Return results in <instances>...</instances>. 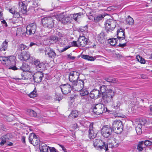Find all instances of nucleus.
<instances>
[{"label": "nucleus", "mask_w": 152, "mask_h": 152, "mask_svg": "<svg viewBox=\"0 0 152 152\" xmlns=\"http://www.w3.org/2000/svg\"><path fill=\"white\" fill-rule=\"evenodd\" d=\"M45 55L48 57L54 58L57 56L54 50L49 47H47L45 50Z\"/></svg>", "instance_id": "17"}, {"label": "nucleus", "mask_w": 152, "mask_h": 152, "mask_svg": "<svg viewBox=\"0 0 152 152\" xmlns=\"http://www.w3.org/2000/svg\"><path fill=\"white\" fill-rule=\"evenodd\" d=\"M144 144L146 146H150L152 144V139H149V140H146L144 142Z\"/></svg>", "instance_id": "45"}, {"label": "nucleus", "mask_w": 152, "mask_h": 152, "mask_svg": "<svg viewBox=\"0 0 152 152\" xmlns=\"http://www.w3.org/2000/svg\"><path fill=\"white\" fill-rule=\"evenodd\" d=\"M19 8L20 9L21 12L23 14H25L27 12V7L25 4L22 2L19 3Z\"/></svg>", "instance_id": "24"}, {"label": "nucleus", "mask_w": 152, "mask_h": 152, "mask_svg": "<svg viewBox=\"0 0 152 152\" xmlns=\"http://www.w3.org/2000/svg\"><path fill=\"white\" fill-rule=\"evenodd\" d=\"M117 39L113 38L109 40H108V42L111 45L114 46L117 43Z\"/></svg>", "instance_id": "42"}, {"label": "nucleus", "mask_w": 152, "mask_h": 152, "mask_svg": "<svg viewBox=\"0 0 152 152\" xmlns=\"http://www.w3.org/2000/svg\"><path fill=\"white\" fill-rule=\"evenodd\" d=\"M71 47H76L77 46V42L76 41H73L71 42V45H70Z\"/></svg>", "instance_id": "52"}, {"label": "nucleus", "mask_w": 152, "mask_h": 152, "mask_svg": "<svg viewBox=\"0 0 152 152\" xmlns=\"http://www.w3.org/2000/svg\"><path fill=\"white\" fill-rule=\"evenodd\" d=\"M112 128L108 125L104 126L102 129L101 134L102 136L107 137L111 134L112 132Z\"/></svg>", "instance_id": "11"}, {"label": "nucleus", "mask_w": 152, "mask_h": 152, "mask_svg": "<svg viewBox=\"0 0 152 152\" xmlns=\"http://www.w3.org/2000/svg\"><path fill=\"white\" fill-rule=\"evenodd\" d=\"M33 63L35 66L36 69L39 71H42L45 68V64L43 62H40L38 59H34Z\"/></svg>", "instance_id": "13"}, {"label": "nucleus", "mask_w": 152, "mask_h": 152, "mask_svg": "<svg viewBox=\"0 0 152 152\" xmlns=\"http://www.w3.org/2000/svg\"><path fill=\"white\" fill-rule=\"evenodd\" d=\"M71 18L70 16H67L63 18L61 20L62 22L64 24H66L70 22Z\"/></svg>", "instance_id": "32"}, {"label": "nucleus", "mask_w": 152, "mask_h": 152, "mask_svg": "<svg viewBox=\"0 0 152 152\" xmlns=\"http://www.w3.org/2000/svg\"><path fill=\"white\" fill-rule=\"evenodd\" d=\"M84 86V81L81 80H80L72 83V87L75 91H80L83 89Z\"/></svg>", "instance_id": "8"}, {"label": "nucleus", "mask_w": 152, "mask_h": 152, "mask_svg": "<svg viewBox=\"0 0 152 152\" xmlns=\"http://www.w3.org/2000/svg\"><path fill=\"white\" fill-rule=\"evenodd\" d=\"M79 115L78 112L77 110H73L69 115V116L71 118H73L77 117Z\"/></svg>", "instance_id": "27"}, {"label": "nucleus", "mask_w": 152, "mask_h": 152, "mask_svg": "<svg viewBox=\"0 0 152 152\" xmlns=\"http://www.w3.org/2000/svg\"><path fill=\"white\" fill-rule=\"evenodd\" d=\"M78 31L80 32H84L83 34L86 33L87 31V27L86 26L81 27L79 28Z\"/></svg>", "instance_id": "41"}, {"label": "nucleus", "mask_w": 152, "mask_h": 152, "mask_svg": "<svg viewBox=\"0 0 152 152\" xmlns=\"http://www.w3.org/2000/svg\"><path fill=\"white\" fill-rule=\"evenodd\" d=\"M71 47V46H66L65 48H64L61 50V51L62 52H63V51H65V50H67V49H68V48H70Z\"/></svg>", "instance_id": "57"}, {"label": "nucleus", "mask_w": 152, "mask_h": 152, "mask_svg": "<svg viewBox=\"0 0 152 152\" xmlns=\"http://www.w3.org/2000/svg\"><path fill=\"white\" fill-rule=\"evenodd\" d=\"M93 111L95 114L99 115L107 111V109L104 105L99 104H97L92 107Z\"/></svg>", "instance_id": "5"}, {"label": "nucleus", "mask_w": 152, "mask_h": 152, "mask_svg": "<svg viewBox=\"0 0 152 152\" xmlns=\"http://www.w3.org/2000/svg\"><path fill=\"white\" fill-rule=\"evenodd\" d=\"M48 147L46 145L40 146L39 149L41 152H48Z\"/></svg>", "instance_id": "30"}, {"label": "nucleus", "mask_w": 152, "mask_h": 152, "mask_svg": "<svg viewBox=\"0 0 152 152\" xmlns=\"http://www.w3.org/2000/svg\"><path fill=\"white\" fill-rule=\"evenodd\" d=\"M54 20L51 17H45L41 19L42 25L45 27L52 28L54 26Z\"/></svg>", "instance_id": "4"}, {"label": "nucleus", "mask_w": 152, "mask_h": 152, "mask_svg": "<svg viewBox=\"0 0 152 152\" xmlns=\"http://www.w3.org/2000/svg\"><path fill=\"white\" fill-rule=\"evenodd\" d=\"M73 129H77L78 127L77 124L76 123L74 124H73Z\"/></svg>", "instance_id": "62"}, {"label": "nucleus", "mask_w": 152, "mask_h": 152, "mask_svg": "<svg viewBox=\"0 0 152 152\" xmlns=\"http://www.w3.org/2000/svg\"><path fill=\"white\" fill-rule=\"evenodd\" d=\"M85 35L84 34H83L81 35L80 34L78 40V44L83 47L87 45L88 42V39L85 38Z\"/></svg>", "instance_id": "16"}, {"label": "nucleus", "mask_w": 152, "mask_h": 152, "mask_svg": "<svg viewBox=\"0 0 152 152\" xmlns=\"http://www.w3.org/2000/svg\"><path fill=\"white\" fill-rule=\"evenodd\" d=\"M80 94L83 96H87V95L88 94V92L86 90L83 89L80 91Z\"/></svg>", "instance_id": "43"}, {"label": "nucleus", "mask_w": 152, "mask_h": 152, "mask_svg": "<svg viewBox=\"0 0 152 152\" xmlns=\"http://www.w3.org/2000/svg\"><path fill=\"white\" fill-rule=\"evenodd\" d=\"M26 29V33L27 34H34L36 31L37 25L34 23H30L27 26Z\"/></svg>", "instance_id": "9"}, {"label": "nucleus", "mask_w": 152, "mask_h": 152, "mask_svg": "<svg viewBox=\"0 0 152 152\" xmlns=\"http://www.w3.org/2000/svg\"><path fill=\"white\" fill-rule=\"evenodd\" d=\"M116 22L114 20L110 19L107 20L105 24L106 29L107 31L113 30L116 26Z\"/></svg>", "instance_id": "10"}, {"label": "nucleus", "mask_w": 152, "mask_h": 152, "mask_svg": "<svg viewBox=\"0 0 152 152\" xmlns=\"http://www.w3.org/2000/svg\"><path fill=\"white\" fill-rule=\"evenodd\" d=\"M25 34V31L22 28H18L17 29L16 35L19 36H22Z\"/></svg>", "instance_id": "26"}, {"label": "nucleus", "mask_w": 152, "mask_h": 152, "mask_svg": "<svg viewBox=\"0 0 152 152\" xmlns=\"http://www.w3.org/2000/svg\"><path fill=\"white\" fill-rule=\"evenodd\" d=\"M137 121L136 124L137 125L136 128V131L137 133L138 134H140L141 133V129L142 126H144L145 124V121L142 119H139Z\"/></svg>", "instance_id": "18"}, {"label": "nucleus", "mask_w": 152, "mask_h": 152, "mask_svg": "<svg viewBox=\"0 0 152 152\" xmlns=\"http://www.w3.org/2000/svg\"><path fill=\"white\" fill-rule=\"evenodd\" d=\"M27 48V47L25 45H24L23 44H20L19 46L18 49H19L17 50V53H18V52H20V50L21 51L22 50H25Z\"/></svg>", "instance_id": "40"}, {"label": "nucleus", "mask_w": 152, "mask_h": 152, "mask_svg": "<svg viewBox=\"0 0 152 152\" xmlns=\"http://www.w3.org/2000/svg\"><path fill=\"white\" fill-rule=\"evenodd\" d=\"M72 88V86L70 84L67 83L61 85L58 89H61L63 94H66L70 92Z\"/></svg>", "instance_id": "12"}, {"label": "nucleus", "mask_w": 152, "mask_h": 152, "mask_svg": "<svg viewBox=\"0 0 152 152\" xmlns=\"http://www.w3.org/2000/svg\"><path fill=\"white\" fill-rule=\"evenodd\" d=\"M29 97L31 98L35 97L37 96L36 90L35 88L34 91L31 92L29 95Z\"/></svg>", "instance_id": "46"}, {"label": "nucleus", "mask_w": 152, "mask_h": 152, "mask_svg": "<svg viewBox=\"0 0 152 152\" xmlns=\"http://www.w3.org/2000/svg\"><path fill=\"white\" fill-rule=\"evenodd\" d=\"M80 74L76 71L71 72L69 75V80L73 83L77 81L79 78Z\"/></svg>", "instance_id": "14"}, {"label": "nucleus", "mask_w": 152, "mask_h": 152, "mask_svg": "<svg viewBox=\"0 0 152 152\" xmlns=\"http://www.w3.org/2000/svg\"><path fill=\"white\" fill-rule=\"evenodd\" d=\"M122 122L120 121H115L112 124V129L117 134H120L123 130Z\"/></svg>", "instance_id": "6"}, {"label": "nucleus", "mask_w": 152, "mask_h": 152, "mask_svg": "<svg viewBox=\"0 0 152 152\" xmlns=\"http://www.w3.org/2000/svg\"><path fill=\"white\" fill-rule=\"evenodd\" d=\"M106 15L105 14H100L98 15L96 18H94V20L96 21H98L103 19Z\"/></svg>", "instance_id": "37"}, {"label": "nucleus", "mask_w": 152, "mask_h": 152, "mask_svg": "<svg viewBox=\"0 0 152 152\" xmlns=\"http://www.w3.org/2000/svg\"><path fill=\"white\" fill-rule=\"evenodd\" d=\"M43 74L41 71H39L35 73L33 75V79L35 82L39 83L41 81Z\"/></svg>", "instance_id": "19"}, {"label": "nucleus", "mask_w": 152, "mask_h": 152, "mask_svg": "<svg viewBox=\"0 0 152 152\" xmlns=\"http://www.w3.org/2000/svg\"><path fill=\"white\" fill-rule=\"evenodd\" d=\"M1 22L5 24L6 26H7V24L5 20H4L2 21Z\"/></svg>", "instance_id": "63"}, {"label": "nucleus", "mask_w": 152, "mask_h": 152, "mask_svg": "<svg viewBox=\"0 0 152 152\" xmlns=\"http://www.w3.org/2000/svg\"><path fill=\"white\" fill-rule=\"evenodd\" d=\"M48 40H50L55 43H63L64 45H66V43L65 42H62L61 38H58V37L54 36H51L50 37Z\"/></svg>", "instance_id": "22"}, {"label": "nucleus", "mask_w": 152, "mask_h": 152, "mask_svg": "<svg viewBox=\"0 0 152 152\" xmlns=\"http://www.w3.org/2000/svg\"><path fill=\"white\" fill-rule=\"evenodd\" d=\"M57 35L59 37V38H61V40L62 41V39H63L64 34L60 32H58Z\"/></svg>", "instance_id": "54"}, {"label": "nucleus", "mask_w": 152, "mask_h": 152, "mask_svg": "<svg viewBox=\"0 0 152 152\" xmlns=\"http://www.w3.org/2000/svg\"><path fill=\"white\" fill-rule=\"evenodd\" d=\"M118 46L119 47L124 48L126 46V43L119 44Z\"/></svg>", "instance_id": "56"}, {"label": "nucleus", "mask_w": 152, "mask_h": 152, "mask_svg": "<svg viewBox=\"0 0 152 152\" xmlns=\"http://www.w3.org/2000/svg\"><path fill=\"white\" fill-rule=\"evenodd\" d=\"M88 136L90 139H93L95 138L97 135V132L95 131L93 126L90 124L89 127Z\"/></svg>", "instance_id": "20"}, {"label": "nucleus", "mask_w": 152, "mask_h": 152, "mask_svg": "<svg viewBox=\"0 0 152 152\" xmlns=\"http://www.w3.org/2000/svg\"><path fill=\"white\" fill-rule=\"evenodd\" d=\"M37 45V44L34 42H31L30 43L29 46L30 47H31L33 46H36Z\"/></svg>", "instance_id": "59"}, {"label": "nucleus", "mask_w": 152, "mask_h": 152, "mask_svg": "<svg viewBox=\"0 0 152 152\" xmlns=\"http://www.w3.org/2000/svg\"><path fill=\"white\" fill-rule=\"evenodd\" d=\"M62 98V96L59 93H58L57 92H56L55 95V99L56 100H60Z\"/></svg>", "instance_id": "47"}, {"label": "nucleus", "mask_w": 152, "mask_h": 152, "mask_svg": "<svg viewBox=\"0 0 152 152\" xmlns=\"http://www.w3.org/2000/svg\"><path fill=\"white\" fill-rule=\"evenodd\" d=\"M115 142L114 141H111L110 142V141H108V142L107 143L108 145V148H112L114 146L113 143Z\"/></svg>", "instance_id": "48"}, {"label": "nucleus", "mask_w": 152, "mask_h": 152, "mask_svg": "<svg viewBox=\"0 0 152 152\" xmlns=\"http://www.w3.org/2000/svg\"><path fill=\"white\" fill-rule=\"evenodd\" d=\"M50 152H57V150L54 147H48Z\"/></svg>", "instance_id": "51"}, {"label": "nucleus", "mask_w": 152, "mask_h": 152, "mask_svg": "<svg viewBox=\"0 0 152 152\" xmlns=\"http://www.w3.org/2000/svg\"><path fill=\"white\" fill-rule=\"evenodd\" d=\"M10 138V135L9 134L3 136L1 137V140L0 142V145H4Z\"/></svg>", "instance_id": "25"}, {"label": "nucleus", "mask_w": 152, "mask_h": 152, "mask_svg": "<svg viewBox=\"0 0 152 152\" xmlns=\"http://www.w3.org/2000/svg\"><path fill=\"white\" fill-rule=\"evenodd\" d=\"M117 35L118 38L120 40L125 39V33L124 30L121 28L118 29Z\"/></svg>", "instance_id": "23"}, {"label": "nucleus", "mask_w": 152, "mask_h": 152, "mask_svg": "<svg viewBox=\"0 0 152 152\" xmlns=\"http://www.w3.org/2000/svg\"><path fill=\"white\" fill-rule=\"evenodd\" d=\"M25 139H26V137L24 136H23L21 140L22 141V142L24 143H25Z\"/></svg>", "instance_id": "60"}, {"label": "nucleus", "mask_w": 152, "mask_h": 152, "mask_svg": "<svg viewBox=\"0 0 152 152\" xmlns=\"http://www.w3.org/2000/svg\"><path fill=\"white\" fill-rule=\"evenodd\" d=\"M115 55L118 58H122L123 57L122 56L121 54H120L119 53H116Z\"/></svg>", "instance_id": "58"}, {"label": "nucleus", "mask_w": 152, "mask_h": 152, "mask_svg": "<svg viewBox=\"0 0 152 152\" xmlns=\"http://www.w3.org/2000/svg\"><path fill=\"white\" fill-rule=\"evenodd\" d=\"M126 23L129 25H132L134 24V20L129 16H128V18H126Z\"/></svg>", "instance_id": "31"}, {"label": "nucleus", "mask_w": 152, "mask_h": 152, "mask_svg": "<svg viewBox=\"0 0 152 152\" xmlns=\"http://www.w3.org/2000/svg\"><path fill=\"white\" fill-rule=\"evenodd\" d=\"M15 12V10L14 9H10L9 10V12L12 14H13V15L14 14Z\"/></svg>", "instance_id": "61"}, {"label": "nucleus", "mask_w": 152, "mask_h": 152, "mask_svg": "<svg viewBox=\"0 0 152 152\" xmlns=\"http://www.w3.org/2000/svg\"><path fill=\"white\" fill-rule=\"evenodd\" d=\"M18 58L22 61L27 60L30 57V54L28 52L21 51V52H18Z\"/></svg>", "instance_id": "15"}, {"label": "nucleus", "mask_w": 152, "mask_h": 152, "mask_svg": "<svg viewBox=\"0 0 152 152\" xmlns=\"http://www.w3.org/2000/svg\"><path fill=\"white\" fill-rule=\"evenodd\" d=\"M81 57L83 59L87 60L88 61H94L95 60L94 57L87 55H83L81 56Z\"/></svg>", "instance_id": "29"}, {"label": "nucleus", "mask_w": 152, "mask_h": 152, "mask_svg": "<svg viewBox=\"0 0 152 152\" xmlns=\"http://www.w3.org/2000/svg\"><path fill=\"white\" fill-rule=\"evenodd\" d=\"M101 95L99 90L94 89L91 91L90 94V96L92 99H97L101 97Z\"/></svg>", "instance_id": "21"}, {"label": "nucleus", "mask_w": 152, "mask_h": 152, "mask_svg": "<svg viewBox=\"0 0 152 152\" xmlns=\"http://www.w3.org/2000/svg\"><path fill=\"white\" fill-rule=\"evenodd\" d=\"M105 80L107 82L113 83H116L118 82L116 79L111 77L105 78Z\"/></svg>", "instance_id": "34"}, {"label": "nucleus", "mask_w": 152, "mask_h": 152, "mask_svg": "<svg viewBox=\"0 0 152 152\" xmlns=\"http://www.w3.org/2000/svg\"><path fill=\"white\" fill-rule=\"evenodd\" d=\"M15 58L14 56H10L8 57H0V61L3 64H6L7 63L9 65L11 64H15Z\"/></svg>", "instance_id": "7"}, {"label": "nucleus", "mask_w": 152, "mask_h": 152, "mask_svg": "<svg viewBox=\"0 0 152 152\" xmlns=\"http://www.w3.org/2000/svg\"><path fill=\"white\" fill-rule=\"evenodd\" d=\"M27 113L29 115L32 117H37V118L40 119L42 120L43 123H47V119L45 117L46 116V115L44 114L43 112L40 113L39 116H37V113L34 110L31 109H28L27 110Z\"/></svg>", "instance_id": "2"}, {"label": "nucleus", "mask_w": 152, "mask_h": 152, "mask_svg": "<svg viewBox=\"0 0 152 152\" xmlns=\"http://www.w3.org/2000/svg\"><path fill=\"white\" fill-rule=\"evenodd\" d=\"M9 69H12L13 70H16L18 69L17 68L16 66L15 65L13 66H10V67H9L8 68Z\"/></svg>", "instance_id": "53"}, {"label": "nucleus", "mask_w": 152, "mask_h": 152, "mask_svg": "<svg viewBox=\"0 0 152 152\" xmlns=\"http://www.w3.org/2000/svg\"><path fill=\"white\" fill-rule=\"evenodd\" d=\"M150 112L152 113V104L150 105Z\"/></svg>", "instance_id": "64"}, {"label": "nucleus", "mask_w": 152, "mask_h": 152, "mask_svg": "<svg viewBox=\"0 0 152 152\" xmlns=\"http://www.w3.org/2000/svg\"><path fill=\"white\" fill-rule=\"evenodd\" d=\"M20 16V15L18 12H15L13 14V17L16 18H19Z\"/></svg>", "instance_id": "50"}, {"label": "nucleus", "mask_w": 152, "mask_h": 152, "mask_svg": "<svg viewBox=\"0 0 152 152\" xmlns=\"http://www.w3.org/2000/svg\"><path fill=\"white\" fill-rule=\"evenodd\" d=\"M40 141L38 138L36 136L35 138L34 139V140L32 142L31 144L34 145H38L40 144Z\"/></svg>", "instance_id": "36"}, {"label": "nucleus", "mask_w": 152, "mask_h": 152, "mask_svg": "<svg viewBox=\"0 0 152 152\" xmlns=\"http://www.w3.org/2000/svg\"><path fill=\"white\" fill-rule=\"evenodd\" d=\"M120 106V103L118 101H117L116 103L114 104V108L115 109H119Z\"/></svg>", "instance_id": "49"}, {"label": "nucleus", "mask_w": 152, "mask_h": 152, "mask_svg": "<svg viewBox=\"0 0 152 152\" xmlns=\"http://www.w3.org/2000/svg\"><path fill=\"white\" fill-rule=\"evenodd\" d=\"M136 58L137 61L141 64H144L145 63V60L140 55H137L136 56Z\"/></svg>", "instance_id": "33"}, {"label": "nucleus", "mask_w": 152, "mask_h": 152, "mask_svg": "<svg viewBox=\"0 0 152 152\" xmlns=\"http://www.w3.org/2000/svg\"><path fill=\"white\" fill-rule=\"evenodd\" d=\"M8 46V42L5 40L3 42L1 45L0 49L1 51H5L7 49Z\"/></svg>", "instance_id": "28"}, {"label": "nucleus", "mask_w": 152, "mask_h": 152, "mask_svg": "<svg viewBox=\"0 0 152 152\" xmlns=\"http://www.w3.org/2000/svg\"><path fill=\"white\" fill-rule=\"evenodd\" d=\"M37 136L35 135L34 133H31L29 136L28 139L29 142L31 143L34 140V139Z\"/></svg>", "instance_id": "39"}, {"label": "nucleus", "mask_w": 152, "mask_h": 152, "mask_svg": "<svg viewBox=\"0 0 152 152\" xmlns=\"http://www.w3.org/2000/svg\"><path fill=\"white\" fill-rule=\"evenodd\" d=\"M77 97V96L76 94L73 95L70 97L71 100H72V101H73L74 99L75 98H76Z\"/></svg>", "instance_id": "55"}, {"label": "nucleus", "mask_w": 152, "mask_h": 152, "mask_svg": "<svg viewBox=\"0 0 152 152\" xmlns=\"http://www.w3.org/2000/svg\"><path fill=\"white\" fill-rule=\"evenodd\" d=\"M100 92L102 93V98L105 102V103L111 101L114 95V91L111 89H108L107 86L104 85L100 87Z\"/></svg>", "instance_id": "1"}, {"label": "nucleus", "mask_w": 152, "mask_h": 152, "mask_svg": "<svg viewBox=\"0 0 152 152\" xmlns=\"http://www.w3.org/2000/svg\"><path fill=\"white\" fill-rule=\"evenodd\" d=\"M93 144L94 147L99 150H102L103 149L106 151L108 150V144L102 140H96L94 142Z\"/></svg>", "instance_id": "3"}, {"label": "nucleus", "mask_w": 152, "mask_h": 152, "mask_svg": "<svg viewBox=\"0 0 152 152\" xmlns=\"http://www.w3.org/2000/svg\"><path fill=\"white\" fill-rule=\"evenodd\" d=\"M82 13L80 12L73 15L72 18L75 21H77L78 18H79L80 17L81 15H82Z\"/></svg>", "instance_id": "35"}, {"label": "nucleus", "mask_w": 152, "mask_h": 152, "mask_svg": "<svg viewBox=\"0 0 152 152\" xmlns=\"http://www.w3.org/2000/svg\"><path fill=\"white\" fill-rule=\"evenodd\" d=\"M144 144V142L143 141H141L140 142L139 144L137 145V149L139 151H141L143 150V148L142 147V146Z\"/></svg>", "instance_id": "44"}, {"label": "nucleus", "mask_w": 152, "mask_h": 152, "mask_svg": "<svg viewBox=\"0 0 152 152\" xmlns=\"http://www.w3.org/2000/svg\"><path fill=\"white\" fill-rule=\"evenodd\" d=\"M20 68L24 72L28 71L29 69L28 65L26 64H23L22 66L20 67Z\"/></svg>", "instance_id": "38"}]
</instances>
